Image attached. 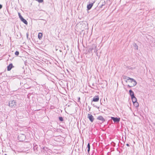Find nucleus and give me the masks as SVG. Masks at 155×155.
Wrapping results in <instances>:
<instances>
[{
  "label": "nucleus",
  "mask_w": 155,
  "mask_h": 155,
  "mask_svg": "<svg viewBox=\"0 0 155 155\" xmlns=\"http://www.w3.org/2000/svg\"><path fill=\"white\" fill-rule=\"evenodd\" d=\"M26 36H27V37L28 38V33H27Z\"/></svg>",
  "instance_id": "bb28decb"
},
{
  "label": "nucleus",
  "mask_w": 155,
  "mask_h": 155,
  "mask_svg": "<svg viewBox=\"0 0 155 155\" xmlns=\"http://www.w3.org/2000/svg\"><path fill=\"white\" fill-rule=\"evenodd\" d=\"M78 100H80V97H79V98H78Z\"/></svg>",
  "instance_id": "cd10ccee"
},
{
  "label": "nucleus",
  "mask_w": 155,
  "mask_h": 155,
  "mask_svg": "<svg viewBox=\"0 0 155 155\" xmlns=\"http://www.w3.org/2000/svg\"><path fill=\"white\" fill-rule=\"evenodd\" d=\"M99 97L98 96H94L93 99V101L94 102H97L99 100Z\"/></svg>",
  "instance_id": "20e7f679"
},
{
  "label": "nucleus",
  "mask_w": 155,
  "mask_h": 155,
  "mask_svg": "<svg viewBox=\"0 0 155 155\" xmlns=\"http://www.w3.org/2000/svg\"><path fill=\"white\" fill-rule=\"evenodd\" d=\"M123 78L124 79H126L127 80H131V81L132 80V79H133V78H130L129 77H127L126 76H124V77H123Z\"/></svg>",
  "instance_id": "4468645a"
},
{
  "label": "nucleus",
  "mask_w": 155,
  "mask_h": 155,
  "mask_svg": "<svg viewBox=\"0 0 155 155\" xmlns=\"http://www.w3.org/2000/svg\"><path fill=\"white\" fill-rule=\"evenodd\" d=\"M97 119L101 121L102 122H104L105 121V120L103 117L101 116H100L98 117Z\"/></svg>",
  "instance_id": "423d86ee"
},
{
  "label": "nucleus",
  "mask_w": 155,
  "mask_h": 155,
  "mask_svg": "<svg viewBox=\"0 0 155 155\" xmlns=\"http://www.w3.org/2000/svg\"><path fill=\"white\" fill-rule=\"evenodd\" d=\"M96 48V46L95 45H92V48H90V50L91 51H92V50L94 49V52H95L97 53V50H96L95 48Z\"/></svg>",
  "instance_id": "39448f33"
},
{
  "label": "nucleus",
  "mask_w": 155,
  "mask_h": 155,
  "mask_svg": "<svg viewBox=\"0 0 155 155\" xmlns=\"http://www.w3.org/2000/svg\"><path fill=\"white\" fill-rule=\"evenodd\" d=\"M127 87H131L132 86H130L129 85H127Z\"/></svg>",
  "instance_id": "393cba45"
},
{
  "label": "nucleus",
  "mask_w": 155,
  "mask_h": 155,
  "mask_svg": "<svg viewBox=\"0 0 155 155\" xmlns=\"http://www.w3.org/2000/svg\"><path fill=\"white\" fill-rule=\"evenodd\" d=\"M18 16L19 17V18L20 19H21L22 18H23L21 16V15L20 13H18Z\"/></svg>",
  "instance_id": "6ab92c4d"
},
{
  "label": "nucleus",
  "mask_w": 155,
  "mask_h": 155,
  "mask_svg": "<svg viewBox=\"0 0 155 155\" xmlns=\"http://www.w3.org/2000/svg\"><path fill=\"white\" fill-rule=\"evenodd\" d=\"M13 65L12 64H10L7 67V70L8 71H10L11 69L13 67Z\"/></svg>",
  "instance_id": "1a4fd4ad"
},
{
  "label": "nucleus",
  "mask_w": 155,
  "mask_h": 155,
  "mask_svg": "<svg viewBox=\"0 0 155 155\" xmlns=\"http://www.w3.org/2000/svg\"><path fill=\"white\" fill-rule=\"evenodd\" d=\"M21 21H22L24 24L26 25L28 24V22L26 20L24 19L23 18L21 19Z\"/></svg>",
  "instance_id": "ddd939ff"
},
{
  "label": "nucleus",
  "mask_w": 155,
  "mask_h": 155,
  "mask_svg": "<svg viewBox=\"0 0 155 155\" xmlns=\"http://www.w3.org/2000/svg\"><path fill=\"white\" fill-rule=\"evenodd\" d=\"M42 34L41 33H39L38 35V38L39 40L41 39L42 37Z\"/></svg>",
  "instance_id": "9b49d317"
},
{
  "label": "nucleus",
  "mask_w": 155,
  "mask_h": 155,
  "mask_svg": "<svg viewBox=\"0 0 155 155\" xmlns=\"http://www.w3.org/2000/svg\"><path fill=\"white\" fill-rule=\"evenodd\" d=\"M134 104V106L136 107H137L139 106V104L137 102H135L133 103Z\"/></svg>",
  "instance_id": "2eb2a0df"
},
{
  "label": "nucleus",
  "mask_w": 155,
  "mask_h": 155,
  "mask_svg": "<svg viewBox=\"0 0 155 155\" xmlns=\"http://www.w3.org/2000/svg\"><path fill=\"white\" fill-rule=\"evenodd\" d=\"M19 52L18 51H16L15 53V54L16 55H18L19 54Z\"/></svg>",
  "instance_id": "aec40b11"
},
{
  "label": "nucleus",
  "mask_w": 155,
  "mask_h": 155,
  "mask_svg": "<svg viewBox=\"0 0 155 155\" xmlns=\"http://www.w3.org/2000/svg\"><path fill=\"white\" fill-rule=\"evenodd\" d=\"M134 47L135 49L137 50L138 49V46L136 44H134Z\"/></svg>",
  "instance_id": "a211bd4d"
},
{
  "label": "nucleus",
  "mask_w": 155,
  "mask_h": 155,
  "mask_svg": "<svg viewBox=\"0 0 155 155\" xmlns=\"http://www.w3.org/2000/svg\"><path fill=\"white\" fill-rule=\"evenodd\" d=\"M94 2L93 3L89 4V5H87V8L88 10H89L91 9V8L93 6Z\"/></svg>",
  "instance_id": "0eeeda50"
},
{
  "label": "nucleus",
  "mask_w": 155,
  "mask_h": 155,
  "mask_svg": "<svg viewBox=\"0 0 155 155\" xmlns=\"http://www.w3.org/2000/svg\"><path fill=\"white\" fill-rule=\"evenodd\" d=\"M2 8V5L0 4V9H1Z\"/></svg>",
  "instance_id": "b1692460"
},
{
  "label": "nucleus",
  "mask_w": 155,
  "mask_h": 155,
  "mask_svg": "<svg viewBox=\"0 0 155 155\" xmlns=\"http://www.w3.org/2000/svg\"><path fill=\"white\" fill-rule=\"evenodd\" d=\"M131 82L133 84V86H135L137 84L136 81L134 79H132Z\"/></svg>",
  "instance_id": "9d476101"
},
{
  "label": "nucleus",
  "mask_w": 155,
  "mask_h": 155,
  "mask_svg": "<svg viewBox=\"0 0 155 155\" xmlns=\"http://www.w3.org/2000/svg\"><path fill=\"white\" fill-rule=\"evenodd\" d=\"M87 147L88 148L87 152H88V153H89V151H90V146L89 143H88V144L87 145Z\"/></svg>",
  "instance_id": "dca6fc26"
},
{
  "label": "nucleus",
  "mask_w": 155,
  "mask_h": 155,
  "mask_svg": "<svg viewBox=\"0 0 155 155\" xmlns=\"http://www.w3.org/2000/svg\"><path fill=\"white\" fill-rule=\"evenodd\" d=\"M104 5V4H102V5H101V6H100V8H102V7H103Z\"/></svg>",
  "instance_id": "5701e85b"
},
{
  "label": "nucleus",
  "mask_w": 155,
  "mask_h": 155,
  "mask_svg": "<svg viewBox=\"0 0 155 155\" xmlns=\"http://www.w3.org/2000/svg\"><path fill=\"white\" fill-rule=\"evenodd\" d=\"M16 104L15 100L11 101L9 102V106L12 108H14L16 106Z\"/></svg>",
  "instance_id": "f257e3e1"
},
{
  "label": "nucleus",
  "mask_w": 155,
  "mask_h": 155,
  "mask_svg": "<svg viewBox=\"0 0 155 155\" xmlns=\"http://www.w3.org/2000/svg\"><path fill=\"white\" fill-rule=\"evenodd\" d=\"M111 119L112 120L115 122H118L120 120V118L114 117H111Z\"/></svg>",
  "instance_id": "7ed1b4c3"
},
{
  "label": "nucleus",
  "mask_w": 155,
  "mask_h": 155,
  "mask_svg": "<svg viewBox=\"0 0 155 155\" xmlns=\"http://www.w3.org/2000/svg\"><path fill=\"white\" fill-rule=\"evenodd\" d=\"M87 118L89 119L91 122H93L94 120V117L91 114H88Z\"/></svg>",
  "instance_id": "f03ea898"
},
{
  "label": "nucleus",
  "mask_w": 155,
  "mask_h": 155,
  "mask_svg": "<svg viewBox=\"0 0 155 155\" xmlns=\"http://www.w3.org/2000/svg\"><path fill=\"white\" fill-rule=\"evenodd\" d=\"M126 145L128 147H129L130 146L129 145L128 143L126 144Z\"/></svg>",
  "instance_id": "a878e982"
},
{
  "label": "nucleus",
  "mask_w": 155,
  "mask_h": 155,
  "mask_svg": "<svg viewBox=\"0 0 155 155\" xmlns=\"http://www.w3.org/2000/svg\"><path fill=\"white\" fill-rule=\"evenodd\" d=\"M36 0L39 3L42 2L43 1V0Z\"/></svg>",
  "instance_id": "4be33fe9"
},
{
  "label": "nucleus",
  "mask_w": 155,
  "mask_h": 155,
  "mask_svg": "<svg viewBox=\"0 0 155 155\" xmlns=\"http://www.w3.org/2000/svg\"><path fill=\"white\" fill-rule=\"evenodd\" d=\"M59 120L61 121H63V118L62 117H59Z\"/></svg>",
  "instance_id": "412c9836"
},
{
  "label": "nucleus",
  "mask_w": 155,
  "mask_h": 155,
  "mask_svg": "<svg viewBox=\"0 0 155 155\" xmlns=\"http://www.w3.org/2000/svg\"><path fill=\"white\" fill-rule=\"evenodd\" d=\"M131 98L132 99V101L133 103L137 101V98L135 96L133 97H131Z\"/></svg>",
  "instance_id": "f8f14e48"
},
{
  "label": "nucleus",
  "mask_w": 155,
  "mask_h": 155,
  "mask_svg": "<svg viewBox=\"0 0 155 155\" xmlns=\"http://www.w3.org/2000/svg\"><path fill=\"white\" fill-rule=\"evenodd\" d=\"M129 92L131 97H133L134 96V92L132 91L131 90H130Z\"/></svg>",
  "instance_id": "6e6552de"
},
{
  "label": "nucleus",
  "mask_w": 155,
  "mask_h": 155,
  "mask_svg": "<svg viewBox=\"0 0 155 155\" xmlns=\"http://www.w3.org/2000/svg\"><path fill=\"white\" fill-rule=\"evenodd\" d=\"M22 137L24 139H25V136L23 134H21L20 135H19L18 136V137Z\"/></svg>",
  "instance_id": "f3484780"
}]
</instances>
